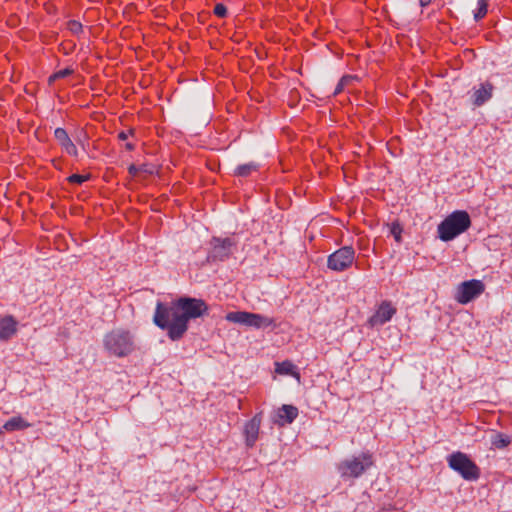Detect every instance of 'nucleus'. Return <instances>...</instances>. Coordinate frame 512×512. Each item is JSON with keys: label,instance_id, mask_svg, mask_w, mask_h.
Listing matches in <instances>:
<instances>
[{"label": "nucleus", "instance_id": "obj_7", "mask_svg": "<svg viewBox=\"0 0 512 512\" xmlns=\"http://www.w3.org/2000/svg\"><path fill=\"white\" fill-rule=\"evenodd\" d=\"M485 291V284L478 279H471L460 283L455 292V300L459 304H468L478 298Z\"/></svg>", "mask_w": 512, "mask_h": 512}, {"label": "nucleus", "instance_id": "obj_19", "mask_svg": "<svg viewBox=\"0 0 512 512\" xmlns=\"http://www.w3.org/2000/svg\"><path fill=\"white\" fill-rule=\"evenodd\" d=\"M491 442H492L493 446L501 449V448H505L506 446H508L510 444L511 440L507 435L502 434V433H497L493 436Z\"/></svg>", "mask_w": 512, "mask_h": 512}, {"label": "nucleus", "instance_id": "obj_15", "mask_svg": "<svg viewBox=\"0 0 512 512\" xmlns=\"http://www.w3.org/2000/svg\"><path fill=\"white\" fill-rule=\"evenodd\" d=\"M16 325L17 323L12 316L2 318L0 320V339H10L17 331Z\"/></svg>", "mask_w": 512, "mask_h": 512}, {"label": "nucleus", "instance_id": "obj_16", "mask_svg": "<svg viewBox=\"0 0 512 512\" xmlns=\"http://www.w3.org/2000/svg\"><path fill=\"white\" fill-rule=\"evenodd\" d=\"M30 427V423H28L24 418L21 416H15L6 421V423L3 425V428L5 431H19L24 430L26 428Z\"/></svg>", "mask_w": 512, "mask_h": 512}, {"label": "nucleus", "instance_id": "obj_3", "mask_svg": "<svg viewBox=\"0 0 512 512\" xmlns=\"http://www.w3.org/2000/svg\"><path fill=\"white\" fill-rule=\"evenodd\" d=\"M104 347L113 356L125 357L134 350V337L124 329H114L104 337Z\"/></svg>", "mask_w": 512, "mask_h": 512}, {"label": "nucleus", "instance_id": "obj_10", "mask_svg": "<svg viewBox=\"0 0 512 512\" xmlns=\"http://www.w3.org/2000/svg\"><path fill=\"white\" fill-rule=\"evenodd\" d=\"M396 314V308L393 307L389 301H383L375 313L369 318L368 323L370 326H382L392 319Z\"/></svg>", "mask_w": 512, "mask_h": 512}, {"label": "nucleus", "instance_id": "obj_22", "mask_svg": "<svg viewBox=\"0 0 512 512\" xmlns=\"http://www.w3.org/2000/svg\"><path fill=\"white\" fill-rule=\"evenodd\" d=\"M354 80H356V77H354V76H351V75L343 76L340 79L339 83L337 84L333 94L337 95V94L341 93L343 91L344 87L349 85Z\"/></svg>", "mask_w": 512, "mask_h": 512}, {"label": "nucleus", "instance_id": "obj_21", "mask_svg": "<svg viewBox=\"0 0 512 512\" xmlns=\"http://www.w3.org/2000/svg\"><path fill=\"white\" fill-rule=\"evenodd\" d=\"M402 231H403V229L399 222L395 221V222L391 223L390 234L394 237V239L397 243L402 242V236H401Z\"/></svg>", "mask_w": 512, "mask_h": 512}, {"label": "nucleus", "instance_id": "obj_6", "mask_svg": "<svg viewBox=\"0 0 512 512\" xmlns=\"http://www.w3.org/2000/svg\"><path fill=\"white\" fill-rule=\"evenodd\" d=\"M225 318L229 322L245 325L247 327H253L256 329L275 326V321L273 318L246 311L229 312Z\"/></svg>", "mask_w": 512, "mask_h": 512}, {"label": "nucleus", "instance_id": "obj_33", "mask_svg": "<svg viewBox=\"0 0 512 512\" xmlns=\"http://www.w3.org/2000/svg\"><path fill=\"white\" fill-rule=\"evenodd\" d=\"M4 430H5V429L3 428V426H2V427H0V434H2Z\"/></svg>", "mask_w": 512, "mask_h": 512}, {"label": "nucleus", "instance_id": "obj_13", "mask_svg": "<svg viewBox=\"0 0 512 512\" xmlns=\"http://www.w3.org/2000/svg\"><path fill=\"white\" fill-rule=\"evenodd\" d=\"M260 425L261 414H256L250 421H248L245 424L244 434L247 446L252 447L256 443L258 439Z\"/></svg>", "mask_w": 512, "mask_h": 512}, {"label": "nucleus", "instance_id": "obj_14", "mask_svg": "<svg viewBox=\"0 0 512 512\" xmlns=\"http://www.w3.org/2000/svg\"><path fill=\"white\" fill-rule=\"evenodd\" d=\"M54 136L56 140L59 142L61 147L72 156H77V148L75 144L71 141L68 133L64 128H56L54 131Z\"/></svg>", "mask_w": 512, "mask_h": 512}, {"label": "nucleus", "instance_id": "obj_4", "mask_svg": "<svg viewBox=\"0 0 512 512\" xmlns=\"http://www.w3.org/2000/svg\"><path fill=\"white\" fill-rule=\"evenodd\" d=\"M447 462L452 470L467 481H476L480 477L478 466L465 453L454 452L448 456Z\"/></svg>", "mask_w": 512, "mask_h": 512}, {"label": "nucleus", "instance_id": "obj_17", "mask_svg": "<svg viewBox=\"0 0 512 512\" xmlns=\"http://www.w3.org/2000/svg\"><path fill=\"white\" fill-rule=\"evenodd\" d=\"M275 366H276L275 372L278 374L291 375V376L296 377L297 379L300 378V375L296 370V366L288 360L283 361V362H276Z\"/></svg>", "mask_w": 512, "mask_h": 512}, {"label": "nucleus", "instance_id": "obj_11", "mask_svg": "<svg viewBox=\"0 0 512 512\" xmlns=\"http://www.w3.org/2000/svg\"><path fill=\"white\" fill-rule=\"evenodd\" d=\"M494 91V85L485 81L479 84V87L473 88L471 100L474 106L480 107L491 99Z\"/></svg>", "mask_w": 512, "mask_h": 512}, {"label": "nucleus", "instance_id": "obj_32", "mask_svg": "<svg viewBox=\"0 0 512 512\" xmlns=\"http://www.w3.org/2000/svg\"><path fill=\"white\" fill-rule=\"evenodd\" d=\"M56 79H59L58 77H54V74H52L50 77H49V82H53L55 81Z\"/></svg>", "mask_w": 512, "mask_h": 512}, {"label": "nucleus", "instance_id": "obj_30", "mask_svg": "<svg viewBox=\"0 0 512 512\" xmlns=\"http://www.w3.org/2000/svg\"><path fill=\"white\" fill-rule=\"evenodd\" d=\"M419 2L422 7H425L431 2V0H419Z\"/></svg>", "mask_w": 512, "mask_h": 512}, {"label": "nucleus", "instance_id": "obj_29", "mask_svg": "<svg viewBox=\"0 0 512 512\" xmlns=\"http://www.w3.org/2000/svg\"><path fill=\"white\" fill-rule=\"evenodd\" d=\"M118 137H119L120 140H126L128 135L125 132H120Z\"/></svg>", "mask_w": 512, "mask_h": 512}, {"label": "nucleus", "instance_id": "obj_8", "mask_svg": "<svg viewBox=\"0 0 512 512\" xmlns=\"http://www.w3.org/2000/svg\"><path fill=\"white\" fill-rule=\"evenodd\" d=\"M355 260V250L352 246H344L328 256L327 266L329 269L342 272L348 269Z\"/></svg>", "mask_w": 512, "mask_h": 512}, {"label": "nucleus", "instance_id": "obj_18", "mask_svg": "<svg viewBox=\"0 0 512 512\" xmlns=\"http://www.w3.org/2000/svg\"><path fill=\"white\" fill-rule=\"evenodd\" d=\"M258 169V165L254 162L238 165L234 170V175L238 177H248L253 171Z\"/></svg>", "mask_w": 512, "mask_h": 512}, {"label": "nucleus", "instance_id": "obj_23", "mask_svg": "<svg viewBox=\"0 0 512 512\" xmlns=\"http://www.w3.org/2000/svg\"><path fill=\"white\" fill-rule=\"evenodd\" d=\"M89 178L88 175L73 174L68 177V181L73 184H82Z\"/></svg>", "mask_w": 512, "mask_h": 512}, {"label": "nucleus", "instance_id": "obj_9", "mask_svg": "<svg viewBox=\"0 0 512 512\" xmlns=\"http://www.w3.org/2000/svg\"><path fill=\"white\" fill-rule=\"evenodd\" d=\"M236 242L232 238L213 237L211 239V251L208 258L212 261H224L232 254Z\"/></svg>", "mask_w": 512, "mask_h": 512}, {"label": "nucleus", "instance_id": "obj_27", "mask_svg": "<svg viewBox=\"0 0 512 512\" xmlns=\"http://www.w3.org/2000/svg\"><path fill=\"white\" fill-rule=\"evenodd\" d=\"M140 172H144L147 174H153L154 173V167L148 164H142L139 166Z\"/></svg>", "mask_w": 512, "mask_h": 512}, {"label": "nucleus", "instance_id": "obj_24", "mask_svg": "<svg viewBox=\"0 0 512 512\" xmlns=\"http://www.w3.org/2000/svg\"><path fill=\"white\" fill-rule=\"evenodd\" d=\"M214 14L220 18H223L227 15V8L224 4L218 3L214 8Z\"/></svg>", "mask_w": 512, "mask_h": 512}, {"label": "nucleus", "instance_id": "obj_2", "mask_svg": "<svg viewBox=\"0 0 512 512\" xmlns=\"http://www.w3.org/2000/svg\"><path fill=\"white\" fill-rule=\"evenodd\" d=\"M471 226L469 214L464 210H456L438 225V235L442 241L448 242L464 233Z\"/></svg>", "mask_w": 512, "mask_h": 512}, {"label": "nucleus", "instance_id": "obj_25", "mask_svg": "<svg viewBox=\"0 0 512 512\" xmlns=\"http://www.w3.org/2000/svg\"><path fill=\"white\" fill-rule=\"evenodd\" d=\"M68 28L72 33L78 34L82 31V24L79 23L78 21L72 20V21H69Z\"/></svg>", "mask_w": 512, "mask_h": 512}, {"label": "nucleus", "instance_id": "obj_28", "mask_svg": "<svg viewBox=\"0 0 512 512\" xmlns=\"http://www.w3.org/2000/svg\"><path fill=\"white\" fill-rule=\"evenodd\" d=\"M128 171L131 176L135 177L138 174V172H140V168L139 166L131 164L128 168Z\"/></svg>", "mask_w": 512, "mask_h": 512}, {"label": "nucleus", "instance_id": "obj_26", "mask_svg": "<svg viewBox=\"0 0 512 512\" xmlns=\"http://www.w3.org/2000/svg\"><path fill=\"white\" fill-rule=\"evenodd\" d=\"M73 73V69L65 68L54 73V77H58L59 79L65 78Z\"/></svg>", "mask_w": 512, "mask_h": 512}, {"label": "nucleus", "instance_id": "obj_20", "mask_svg": "<svg viewBox=\"0 0 512 512\" xmlns=\"http://www.w3.org/2000/svg\"><path fill=\"white\" fill-rule=\"evenodd\" d=\"M489 0H478L477 9L474 11L475 21L481 20L487 13Z\"/></svg>", "mask_w": 512, "mask_h": 512}, {"label": "nucleus", "instance_id": "obj_12", "mask_svg": "<svg viewBox=\"0 0 512 512\" xmlns=\"http://www.w3.org/2000/svg\"><path fill=\"white\" fill-rule=\"evenodd\" d=\"M298 416V409L295 406L284 404L277 413L273 422L279 426L292 423Z\"/></svg>", "mask_w": 512, "mask_h": 512}, {"label": "nucleus", "instance_id": "obj_31", "mask_svg": "<svg viewBox=\"0 0 512 512\" xmlns=\"http://www.w3.org/2000/svg\"><path fill=\"white\" fill-rule=\"evenodd\" d=\"M125 147H126V149H127V150H129V151H131V150H133V149H134V145H133L132 143H126Z\"/></svg>", "mask_w": 512, "mask_h": 512}, {"label": "nucleus", "instance_id": "obj_5", "mask_svg": "<svg viewBox=\"0 0 512 512\" xmlns=\"http://www.w3.org/2000/svg\"><path fill=\"white\" fill-rule=\"evenodd\" d=\"M373 465L372 456L362 453L352 459H346L338 465L342 478H357Z\"/></svg>", "mask_w": 512, "mask_h": 512}, {"label": "nucleus", "instance_id": "obj_1", "mask_svg": "<svg viewBox=\"0 0 512 512\" xmlns=\"http://www.w3.org/2000/svg\"><path fill=\"white\" fill-rule=\"evenodd\" d=\"M208 313L204 300L180 297L170 304L157 302L153 321L157 327L167 331L172 341L180 340L188 330V322Z\"/></svg>", "mask_w": 512, "mask_h": 512}]
</instances>
